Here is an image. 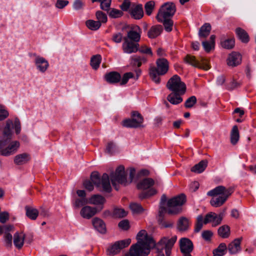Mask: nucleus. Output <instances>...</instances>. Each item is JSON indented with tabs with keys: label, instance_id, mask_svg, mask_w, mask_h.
Instances as JSON below:
<instances>
[{
	"label": "nucleus",
	"instance_id": "obj_16",
	"mask_svg": "<svg viewBox=\"0 0 256 256\" xmlns=\"http://www.w3.org/2000/svg\"><path fill=\"white\" fill-rule=\"evenodd\" d=\"M226 62L229 66H236L241 63L242 56L238 52H233L228 55Z\"/></svg>",
	"mask_w": 256,
	"mask_h": 256
},
{
	"label": "nucleus",
	"instance_id": "obj_36",
	"mask_svg": "<svg viewBox=\"0 0 256 256\" xmlns=\"http://www.w3.org/2000/svg\"><path fill=\"white\" fill-rule=\"evenodd\" d=\"M131 64L134 66L140 67L142 63H145L147 61V58L144 56H134L131 57Z\"/></svg>",
	"mask_w": 256,
	"mask_h": 256
},
{
	"label": "nucleus",
	"instance_id": "obj_42",
	"mask_svg": "<svg viewBox=\"0 0 256 256\" xmlns=\"http://www.w3.org/2000/svg\"><path fill=\"white\" fill-rule=\"evenodd\" d=\"M101 60L102 58L100 54H96L92 56L90 60V64L94 69H98L100 64Z\"/></svg>",
	"mask_w": 256,
	"mask_h": 256
},
{
	"label": "nucleus",
	"instance_id": "obj_58",
	"mask_svg": "<svg viewBox=\"0 0 256 256\" xmlns=\"http://www.w3.org/2000/svg\"><path fill=\"white\" fill-rule=\"evenodd\" d=\"M118 226L124 230H128L130 228L129 221L128 220H122L118 223Z\"/></svg>",
	"mask_w": 256,
	"mask_h": 256
},
{
	"label": "nucleus",
	"instance_id": "obj_1",
	"mask_svg": "<svg viewBox=\"0 0 256 256\" xmlns=\"http://www.w3.org/2000/svg\"><path fill=\"white\" fill-rule=\"evenodd\" d=\"M186 196L181 194L167 200L166 194H162L160 203L159 220L162 221V218L165 213L170 215H176L182 212V206L186 202Z\"/></svg>",
	"mask_w": 256,
	"mask_h": 256
},
{
	"label": "nucleus",
	"instance_id": "obj_43",
	"mask_svg": "<svg viewBox=\"0 0 256 256\" xmlns=\"http://www.w3.org/2000/svg\"><path fill=\"white\" fill-rule=\"evenodd\" d=\"M235 41L234 38L225 40L221 42V45L222 48L226 49H232L234 46Z\"/></svg>",
	"mask_w": 256,
	"mask_h": 256
},
{
	"label": "nucleus",
	"instance_id": "obj_15",
	"mask_svg": "<svg viewBox=\"0 0 256 256\" xmlns=\"http://www.w3.org/2000/svg\"><path fill=\"white\" fill-rule=\"evenodd\" d=\"M103 208V206H100V208L98 209L96 208L90 206H84L83 207L80 212L81 216L86 219H90L94 216L98 212H100Z\"/></svg>",
	"mask_w": 256,
	"mask_h": 256
},
{
	"label": "nucleus",
	"instance_id": "obj_32",
	"mask_svg": "<svg viewBox=\"0 0 256 256\" xmlns=\"http://www.w3.org/2000/svg\"><path fill=\"white\" fill-rule=\"evenodd\" d=\"M236 33L242 42L248 43L249 42V36L244 30L238 28L236 29Z\"/></svg>",
	"mask_w": 256,
	"mask_h": 256
},
{
	"label": "nucleus",
	"instance_id": "obj_19",
	"mask_svg": "<svg viewBox=\"0 0 256 256\" xmlns=\"http://www.w3.org/2000/svg\"><path fill=\"white\" fill-rule=\"evenodd\" d=\"M242 240V237L236 238L228 245V249L230 254H236L241 250L240 243Z\"/></svg>",
	"mask_w": 256,
	"mask_h": 256
},
{
	"label": "nucleus",
	"instance_id": "obj_52",
	"mask_svg": "<svg viewBox=\"0 0 256 256\" xmlns=\"http://www.w3.org/2000/svg\"><path fill=\"white\" fill-rule=\"evenodd\" d=\"M108 12L110 17L114 18L120 17L123 14L122 11L116 8H112L110 12Z\"/></svg>",
	"mask_w": 256,
	"mask_h": 256
},
{
	"label": "nucleus",
	"instance_id": "obj_55",
	"mask_svg": "<svg viewBox=\"0 0 256 256\" xmlns=\"http://www.w3.org/2000/svg\"><path fill=\"white\" fill-rule=\"evenodd\" d=\"M242 84L240 80L236 81L233 80L232 81L228 86L227 89L228 90H232L240 87Z\"/></svg>",
	"mask_w": 256,
	"mask_h": 256
},
{
	"label": "nucleus",
	"instance_id": "obj_35",
	"mask_svg": "<svg viewBox=\"0 0 256 256\" xmlns=\"http://www.w3.org/2000/svg\"><path fill=\"white\" fill-rule=\"evenodd\" d=\"M240 138V134L237 126H234L230 132V142L235 145L237 144Z\"/></svg>",
	"mask_w": 256,
	"mask_h": 256
},
{
	"label": "nucleus",
	"instance_id": "obj_22",
	"mask_svg": "<svg viewBox=\"0 0 256 256\" xmlns=\"http://www.w3.org/2000/svg\"><path fill=\"white\" fill-rule=\"evenodd\" d=\"M30 160V156L28 154L22 153L17 154L14 158V162L16 165H23L28 163Z\"/></svg>",
	"mask_w": 256,
	"mask_h": 256
},
{
	"label": "nucleus",
	"instance_id": "obj_13",
	"mask_svg": "<svg viewBox=\"0 0 256 256\" xmlns=\"http://www.w3.org/2000/svg\"><path fill=\"white\" fill-rule=\"evenodd\" d=\"M180 252L184 256L190 254L193 250L194 245L189 238H183L180 240Z\"/></svg>",
	"mask_w": 256,
	"mask_h": 256
},
{
	"label": "nucleus",
	"instance_id": "obj_56",
	"mask_svg": "<svg viewBox=\"0 0 256 256\" xmlns=\"http://www.w3.org/2000/svg\"><path fill=\"white\" fill-rule=\"evenodd\" d=\"M138 51L142 54L152 56V52L151 48L146 46H142L138 48Z\"/></svg>",
	"mask_w": 256,
	"mask_h": 256
},
{
	"label": "nucleus",
	"instance_id": "obj_24",
	"mask_svg": "<svg viewBox=\"0 0 256 256\" xmlns=\"http://www.w3.org/2000/svg\"><path fill=\"white\" fill-rule=\"evenodd\" d=\"M163 30L162 26L155 25L152 26L148 32V36L150 38H154L160 36Z\"/></svg>",
	"mask_w": 256,
	"mask_h": 256
},
{
	"label": "nucleus",
	"instance_id": "obj_25",
	"mask_svg": "<svg viewBox=\"0 0 256 256\" xmlns=\"http://www.w3.org/2000/svg\"><path fill=\"white\" fill-rule=\"evenodd\" d=\"M154 184V180L152 178H145L137 184V188L139 190H146Z\"/></svg>",
	"mask_w": 256,
	"mask_h": 256
},
{
	"label": "nucleus",
	"instance_id": "obj_34",
	"mask_svg": "<svg viewBox=\"0 0 256 256\" xmlns=\"http://www.w3.org/2000/svg\"><path fill=\"white\" fill-rule=\"evenodd\" d=\"M25 210L26 211V214L29 218L32 220L36 219L39 214V212L37 209L26 206L25 207Z\"/></svg>",
	"mask_w": 256,
	"mask_h": 256
},
{
	"label": "nucleus",
	"instance_id": "obj_62",
	"mask_svg": "<svg viewBox=\"0 0 256 256\" xmlns=\"http://www.w3.org/2000/svg\"><path fill=\"white\" fill-rule=\"evenodd\" d=\"M9 220V214L6 212L0 213V222L4 224Z\"/></svg>",
	"mask_w": 256,
	"mask_h": 256
},
{
	"label": "nucleus",
	"instance_id": "obj_46",
	"mask_svg": "<svg viewBox=\"0 0 256 256\" xmlns=\"http://www.w3.org/2000/svg\"><path fill=\"white\" fill-rule=\"evenodd\" d=\"M154 6L155 2L152 0L148 2L146 4L144 8L146 14L150 16L152 14V10L154 9Z\"/></svg>",
	"mask_w": 256,
	"mask_h": 256
},
{
	"label": "nucleus",
	"instance_id": "obj_7",
	"mask_svg": "<svg viewBox=\"0 0 256 256\" xmlns=\"http://www.w3.org/2000/svg\"><path fill=\"white\" fill-rule=\"evenodd\" d=\"M154 246V242H148L146 243L140 241L132 245L128 252L126 253L124 256H147Z\"/></svg>",
	"mask_w": 256,
	"mask_h": 256
},
{
	"label": "nucleus",
	"instance_id": "obj_12",
	"mask_svg": "<svg viewBox=\"0 0 256 256\" xmlns=\"http://www.w3.org/2000/svg\"><path fill=\"white\" fill-rule=\"evenodd\" d=\"M131 242L130 238H127L115 242L108 249L109 255L114 256L119 253L121 250L128 247Z\"/></svg>",
	"mask_w": 256,
	"mask_h": 256
},
{
	"label": "nucleus",
	"instance_id": "obj_17",
	"mask_svg": "<svg viewBox=\"0 0 256 256\" xmlns=\"http://www.w3.org/2000/svg\"><path fill=\"white\" fill-rule=\"evenodd\" d=\"M20 142L18 141H13L6 148H4L1 151V155L9 156L15 153L20 147Z\"/></svg>",
	"mask_w": 256,
	"mask_h": 256
},
{
	"label": "nucleus",
	"instance_id": "obj_53",
	"mask_svg": "<svg viewBox=\"0 0 256 256\" xmlns=\"http://www.w3.org/2000/svg\"><path fill=\"white\" fill-rule=\"evenodd\" d=\"M4 239L6 246L7 248H11L12 240V235L10 234H4Z\"/></svg>",
	"mask_w": 256,
	"mask_h": 256
},
{
	"label": "nucleus",
	"instance_id": "obj_5",
	"mask_svg": "<svg viewBox=\"0 0 256 256\" xmlns=\"http://www.w3.org/2000/svg\"><path fill=\"white\" fill-rule=\"evenodd\" d=\"M129 171L128 180L127 179L128 172L125 170L124 167L122 165L118 166L115 172L111 173L110 180L112 186L116 190H118L116 182L126 186L132 181L136 174V170L133 168H130Z\"/></svg>",
	"mask_w": 256,
	"mask_h": 256
},
{
	"label": "nucleus",
	"instance_id": "obj_60",
	"mask_svg": "<svg viewBox=\"0 0 256 256\" xmlns=\"http://www.w3.org/2000/svg\"><path fill=\"white\" fill-rule=\"evenodd\" d=\"M212 232L210 230H204L202 234V238L206 240H210L212 236Z\"/></svg>",
	"mask_w": 256,
	"mask_h": 256
},
{
	"label": "nucleus",
	"instance_id": "obj_23",
	"mask_svg": "<svg viewBox=\"0 0 256 256\" xmlns=\"http://www.w3.org/2000/svg\"><path fill=\"white\" fill-rule=\"evenodd\" d=\"M104 78L108 82L114 84L120 82L121 76L116 72H112L106 74Z\"/></svg>",
	"mask_w": 256,
	"mask_h": 256
},
{
	"label": "nucleus",
	"instance_id": "obj_45",
	"mask_svg": "<svg viewBox=\"0 0 256 256\" xmlns=\"http://www.w3.org/2000/svg\"><path fill=\"white\" fill-rule=\"evenodd\" d=\"M157 191L154 188H150L147 192H144L139 194V198L141 200L156 194Z\"/></svg>",
	"mask_w": 256,
	"mask_h": 256
},
{
	"label": "nucleus",
	"instance_id": "obj_64",
	"mask_svg": "<svg viewBox=\"0 0 256 256\" xmlns=\"http://www.w3.org/2000/svg\"><path fill=\"white\" fill-rule=\"evenodd\" d=\"M115 146L114 144L112 142H110L108 144V145L106 147V152L109 154H112L114 152V148Z\"/></svg>",
	"mask_w": 256,
	"mask_h": 256
},
{
	"label": "nucleus",
	"instance_id": "obj_8",
	"mask_svg": "<svg viewBox=\"0 0 256 256\" xmlns=\"http://www.w3.org/2000/svg\"><path fill=\"white\" fill-rule=\"evenodd\" d=\"M157 67L152 66L150 69V76L151 78L156 84L160 82V78L159 76L164 75L168 70V60L164 58H158L156 62Z\"/></svg>",
	"mask_w": 256,
	"mask_h": 256
},
{
	"label": "nucleus",
	"instance_id": "obj_41",
	"mask_svg": "<svg viewBox=\"0 0 256 256\" xmlns=\"http://www.w3.org/2000/svg\"><path fill=\"white\" fill-rule=\"evenodd\" d=\"M227 247L224 243H221L213 251V254L218 256H222L226 254Z\"/></svg>",
	"mask_w": 256,
	"mask_h": 256
},
{
	"label": "nucleus",
	"instance_id": "obj_18",
	"mask_svg": "<svg viewBox=\"0 0 256 256\" xmlns=\"http://www.w3.org/2000/svg\"><path fill=\"white\" fill-rule=\"evenodd\" d=\"M92 222L94 228L98 232L102 234L106 233V226L104 222L102 219L96 217L92 220Z\"/></svg>",
	"mask_w": 256,
	"mask_h": 256
},
{
	"label": "nucleus",
	"instance_id": "obj_6",
	"mask_svg": "<svg viewBox=\"0 0 256 256\" xmlns=\"http://www.w3.org/2000/svg\"><path fill=\"white\" fill-rule=\"evenodd\" d=\"M176 240V236H162L157 243L154 240V248H155L156 252H164V251L166 256H170L172 250Z\"/></svg>",
	"mask_w": 256,
	"mask_h": 256
},
{
	"label": "nucleus",
	"instance_id": "obj_20",
	"mask_svg": "<svg viewBox=\"0 0 256 256\" xmlns=\"http://www.w3.org/2000/svg\"><path fill=\"white\" fill-rule=\"evenodd\" d=\"M35 64L36 68L42 72H45L49 66L48 62L44 58L40 56L36 58Z\"/></svg>",
	"mask_w": 256,
	"mask_h": 256
},
{
	"label": "nucleus",
	"instance_id": "obj_57",
	"mask_svg": "<svg viewBox=\"0 0 256 256\" xmlns=\"http://www.w3.org/2000/svg\"><path fill=\"white\" fill-rule=\"evenodd\" d=\"M68 4L69 2L67 0H57L55 4V6L58 8L62 9Z\"/></svg>",
	"mask_w": 256,
	"mask_h": 256
},
{
	"label": "nucleus",
	"instance_id": "obj_39",
	"mask_svg": "<svg viewBox=\"0 0 256 256\" xmlns=\"http://www.w3.org/2000/svg\"><path fill=\"white\" fill-rule=\"evenodd\" d=\"M127 214V212L124 209L116 208L114 209L112 214L114 218H122L125 217Z\"/></svg>",
	"mask_w": 256,
	"mask_h": 256
},
{
	"label": "nucleus",
	"instance_id": "obj_30",
	"mask_svg": "<svg viewBox=\"0 0 256 256\" xmlns=\"http://www.w3.org/2000/svg\"><path fill=\"white\" fill-rule=\"evenodd\" d=\"M106 202V199L102 196L99 194H94L89 199L88 202L90 204L95 205H100L99 208L100 206H102V205Z\"/></svg>",
	"mask_w": 256,
	"mask_h": 256
},
{
	"label": "nucleus",
	"instance_id": "obj_27",
	"mask_svg": "<svg viewBox=\"0 0 256 256\" xmlns=\"http://www.w3.org/2000/svg\"><path fill=\"white\" fill-rule=\"evenodd\" d=\"M130 14L136 20L141 18L144 16V12L142 4H138L132 8L130 10Z\"/></svg>",
	"mask_w": 256,
	"mask_h": 256
},
{
	"label": "nucleus",
	"instance_id": "obj_49",
	"mask_svg": "<svg viewBox=\"0 0 256 256\" xmlns=\"http://www.w3.org/2000/svg\"><path fill=\"white\" fill-rule=\"evenodd\" d=\"M100 8L108 12L110 10L112 0H100Z\"/></svg>",
	"mask_w": 256,
	"mask_h": 256
},
{
	"label": "nucleus",
	"instance_id": "obj_44",
	"mask_svg": "<svg viewBox=\"0 0 256 256\" xmlns=\"http://www.w3.org/2000/svg\"><path fill=\"white\" fill-rule=\"evenodd\" d=\"M96 16L98 20V22H100V24H105L108 20L107 16L106 14L100 10H98L96 13Z\"/></svg>",
	"mask_w": 256,
	"mask_h": 256
},
{
	"label": "nucleus",
	"instance_id": "obj_48",
	"mask_svg": "<svg viewBox=\"0 0 256 256\" xmlns=\"http://www.w3.org/2000/svg\"><path fill=\"white\" fill-rule=\"evenodd\" d=\"M88 203V201L86 198H76L73 204L74 206L78 208Z\"/></svg>",
	"mask_w": 256,
	"mask_h": 256
},
{
	"label": "nucleus",
	"instance_id": "obj_33",
	"mask_svg": "<svg viewBox=\"0 0 256 256\" xmlns=\"http://www.w3.org/2000/svg\"><path fill=\"white\" fill-rule=\"evenodd\" d=\"M218 220V215L214 212H210L206 214L204 221V224H206L209 222H212V226H216L219 224H216Z\"/></svg>",
	"mask_w": 256,
	"mask_h": 256
},
{
	"label": "nucleus",
	"instance_id": "obj_21",
	"mask_svg": "<svg viewBox=\"0 0 256 256\" xmlns=\"http://www.w3.org/2000/svg\"><path fill=\"white\" fill-rule=\"evenodd\" d=\"M26 234L23 232H16L14 235V244L18 249H20L24 246Z\"/></svg>",
	"mask_w": 256,
	"mask_h": 256
},
{
	"label": "nucleus",
	"instance_id": "obj_63",
	"mask_svg": "<svg viewBox=\"0 0 256 256\" xmlns=\"http://www.w3.org/2000/svg\"><path fill=\"white\" fill-rule=\"evenodd\" d=\"M202 46L206 52H210L214 45L208 41H204L202 42Z\"/></svg>",
	"mask_w": 256,
	"mask_h": 256
},
{
	"label": "nucleus",
	"instance_id": "obj_47",
	"mask_svg": "<svg viewBox=\"0 0 256 256\" xmlns=\"http://www.w3.org/2000/svg\"><path fill=\"white\" fill-rule=\"evenodd\" d=\"M130 206L131 210L134 213H142L144 211V209L142 206L137 203H132Z\"/></svg>",
	"mask_w": 256,
	"mask_h": 256
},
{
	"label": "nucleus",
	"instance_id": "obj_40",
	"mask_svg": "<svg viewBox=\"0 0 256 256\" xmlns=\"http://www.w3.org/2000/svg\"><path fill=\"white\" fill-rule=\"evenodd\" d=\"M86 26L92 30H96L101 26L100 22L94 20H89L86 21Z\"/></svg>",
	"mask_w": 256,
	"mask_h": 256
},
{
	"label": "nucleus",
	"instance_id": "obj_37",
	"mask_svg": "<svg viewBox=\"0 0 256 256\" xmlns=\"http://www.w3.org/2000/svg\"><path fill=\"white\" fill-rule=\"evenodd\" d=\"M140 34L139 32L128 31L127 34V36L124 38H126L132 42L138 43L140 39Z\"/></svg>",
	"mask_w": 256,
	"mask_h": 256
},
{
	"label": "nucleus",
	"instance_id": "obj_54",
	"mask_svg": "<svg viewBox=\"0 0 256 256\" xmlns=\"http://www.w3.org/2000/svg\"><path fill=\"white\" fill-rule=\"evenodd\" d=\"M203 217L202 216H198L196 219V223L195 226L194 232H199L200 230L202 228L203 226Z\"/></svg>",
	"mask_w": 256,
	"mask_h": 256
},
{
	"label": "nucleus",
	"instance_id": "obj_10",
	"mask_svg": "<svg viewBox=\"0 0 256 256\" xmlns=\"http://www.w3.org/2000/svg\"><path fill=\"white\" fill-rule=\"evenodd\" d=\"M144 118L138 111H132L131 112V118L124 120L122 122V125L124 127L128 128H144Z\"/></svg>",
	"mask_w": 256,
	"mask_h": 256
},
{
	"label": "nucleus",
	"instance_id": "obj_14",
	"mask_svg": "<svg viewBox=\"0 0 256 256\" xmlns=\"http://www.w3.org/2000/svg\"><path fill=\"white\" fill-rule=\"evenodd\" d=\"M122 48L124 52L126 54L135 53L138 51L139 44L134 42L130 41L126 38H124Z\"/></svg>",
	"mask_w": 256,
	"mask_h": 256
},
{
	"label": "nucleus",
	"instance_id": "obj_38",
	"mask_svg": "<svg viewBox=\"0 0 256 256\" xmlns=\"http://www.w3.org/2000/svg\"><path fill=\"white\" fill-rule=\"evenodd\" d=\"M218 232L222 238H228L230 235V228L227 225H224L219 228Z\"/></svg>",
	"mask_w": 256,
	"mask_h": 256
},
{
	"label": "nucleus",
	"instance_id": "obj_28",
	"mask_svg": "<svg viewBox=\"0 0 256 256\" xmlns=\"http://www.w3.org/2000/svg\"><path fill=\"white\" fill-rule=\"evenodd\" d=\"M189 228V220L186 217H180L178 222L177 229L180 232H186Z\"/></svg>",
	"mask_w": 256,
	"mask_h": 256
},
{
	"label": "nucleus",
	"instance_id": "obj_9",
	"mask_svg": "<svg viewBox=\"0 0 256 256\" xmlns=\"http://www.w3.org/2000/svg\"><path fill=\"white\" fill-rule=\"evenodd\" d=\"M90 180L97 188H99L102 187V190L107 192H110L111 191L112 188L110 178L107 174H104L100 178L98 172H94L90 175Z\"/></svg>",
	"mask_w": 256,
	"mask_h": 256
},
{
	"label": "nucleus",
	"instance_id": "obj_31",
	"mask_svg": "<svg viewBox=\"0 0 256 256\" xmlns=\"http://www.w3.org/2000/svg\"><path fill=\"white\" fill-rule=\"evenodd\" d=\"M211 29L212 27L210 24L209 23H205L199 30V37L201 38H206L210 34Z\"/></svg>",
	"mask_w": 256,
	"mask_h": 256
},
{
	"label": "nucleus",
	"instance_id": "obj_61",
	"mask_svg": "<svg viewBox=\"0 0 256 256\" xmlns=\"http://www.w3.org/2000/svg\"><path fill=\"white\" fill-rule=\"evenodd\" d=\"M84 3L80 0H75L73 4V8L76 10H80L83 8Z\"/></svg>",
	"mask_w": 256,
	"mask_h": 256
},
{
	"label": "nucleus",
	"instance_id": "obj_4",
	"mask_svg": "<svg viewBox=\"0 0 256 256\" xmlns=\"http://www.w3.org/2000/svg\"><path fill=\"white\" fill-rule=\"evenodd\" d=\"M233 192L234 189L232 187L226 188L223 186H219L208 192L207 195L213 197L210 200L211 206L218 208L225 203Z\"/></svg>",
	"mask_w": 256,
	"mask_h": 256
},
{
	"label": "nucleus",
	"instance_id": "obj_51",
	"mask_svg": "<svg viewBox=\"0 0 256 256\" xmlns=\"http://www.w3.org/2000/svg\"><path fill=\"white\" fill-rule=\"evenodd\" d=\"M134 77V75L133 74V73L131 72H126L125 73L122 78H121V79L122 80H120V85H124L126 84L128 80L130 78H132Z\"/></svg>",
	"mask_w": 256,
	"mask_h": 256
},
{
	"label": "nucleus",
	"instance_id": "obj_29",
	"mask_svg": "<svg viewBox=\"0 0 256 256\" xmlns=\"http://www.w3.org/2000/svg\"><path fill=\"white\" fill-rule=\"evenodd\" d=\"M208 162L206 160H202L198 164H195L191 168V171L200 174L203 172L208 166Z\"/></svg>",
	"mask_w": 256,
	"mask_h": 256
},
{
	"label": "nucleus",
	"instance_id": "obj_59",
	"mask_svg": "<svg viewBox=\"0 0 256 256\" xmlns=\"http://www.w3.org/2000/svg\"><path fill=\"white\" fill-rule=\"evenodd\" d=\"M122 38L124 39L122 34L120 32L114 34L112 36V40L116 43H120Z\"/></svg>",
	"mask_w": 256,
	"mask_h": 256
},
{
	"label": "nucleus",
	"instance_id": "obj_50",
	"mask_svg": "<svg viewBox=\"0 0 256 256\" xmlns=\"http://www.w3.org/2000/svg\"><path fill=\"white\" fill-rule=\"evenodd\" d=\"M196 102V98L195 96H191L188 98L184 103L186 108H192Z\"/></svg>",
	"mask_w": 256,
	"mask_h": 256
},
{
	"label": "nucleus",
	"instance_id": "obj_26",
	"mask_svg": "<svg viewBox=\"0 0 256 256\" xmlns=\"http://www.w3.org/2000/svg\"><path fill=\"white\" fill-rule=\"evenodd\" d=\"M136 239L138 240L137 242L141 241L142 242L146 243H148V242H154V240L152 237L148 235L146 230H141L138 232L136 236Z\"/></svg>",
	"mask_w": 256,
	"mask_h": 256
},
{
	"label": "nucleus",
	"instance_id": "obj_11",
	"mask_svg": "<svg viewBox=\"0 0 256 256\" xmlns=\"http://www.w3.org/2000/svg\"><path fill=\"white\" fill-rule=\"evenodd\" d=\"M184 62L194 67L204 70H208L210 66L208 64V60L204 57H200V60H196L195 56L187 54L184 58Z\"/></svg>",
	"mask_w": 256,
	"mask_h": 256
},
{
	"label": "nucleus",
	"instance_id": "obj_3",
	"mask_svg": "<svg viewBox=\"0 0 256 256\" xmlns=\"http://www.w3.org/2000/svg\"><path fill=\"white\" fill-rule=\"evenodd\" d=\"M176 12V6L173 2H166L160 7L156 18L158 21L163 24L165 30L168 32L172 30L174 22L172 18Z\"/></svg>",
	"mask_w": 256,
	"mask_h": 256
},
{
	"label": "nucleus",
	"instance_id": "obj_2",
	"mask_svg": "<svg viewBox=\"0 0 256 256\" xmlns=\"http://www.w3.org/2000/svg\"><path fill=\"white\" fill-rule=\"evenodd\" d=\"M166 88L172 92L167 96V100L172 104H178L182 102L181 96L186 92V85L181 80L180 78L175 74L167 82Z\"/></svg>",
	"mask_w": 256,
	"mask_h": 256
}]
</instances>
